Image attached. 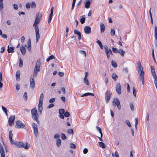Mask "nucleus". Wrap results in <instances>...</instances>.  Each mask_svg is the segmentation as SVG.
<instances>
[{"label":"nucleus","mask_w":157,"mask_h":157,"mask_svg":"<svg viewBox=\"0 0 157 157\" xmlns=\"http://www.w3.org/2000/svg\"><path fill=\"white\" fill-rule=\"evenodd\" d=\"M137 65L138 68V71L140 76V79L142 81V84L144 85V73L143 70V67L141 68V63L139 61L137 62Z\"/></svg>","instance_id":"1"},{"label":"nucleus","mask_w":157,"mask_h":157,"mask_svg":"<svg viewBox=\"0 0 157 157\" xmlns=\"http://www.w3.org/2000/svg\"><path fill=\"white\" fill-rule=\"evenodd\" d=\"M13 144L17 147H23L25 149H28L29 148L30 146V144L27 142H26L24 144L22 142H19Z\"/></svg>","instance_id":"2"},{"label":"nucleus","mask_w":157,"mask_h":157,"mask_svg":"<svg viewBox=\"0 0 157 157\" xmlns=\"http://www.w3.org/2000/svg\"><path fill=\"white\" fill-rule=\"evenodd\" d=\"M31 113L32 118L38 123L39 122L38 120L39 115L36 107H34L31 110Z\"/></svg>","instance_id":"3"},{"label":"nucleus","mask_w":157,"mask_h":157,"mask_svg":"<svg viewBox=\"0 0 157 157\" xmlns=\"http://www.w3.org/2000/svg\"><path fill=\"white\" fill-rule=\"evenodd\" d=\"M40 60H38L36 63V65L34 68V72L33 75V77H36L37 75L38 72L40 71Z\"/></svg>","instance_id":"4"},{"label":"nucleus","mask_w":157,"mask_h":157,"mask_svg":"<svg viewBox=\"0 0 157 157\" xmlns=\"http://www.w3.org/2000/svg\"><path fill=\"white\" fill-rule=\"evenodd\" d=\"M44 99V94L41 93L40 95L39 103L38 105V111L40 115L41 114L42 111L43 110L42 104Z\"/></svg>","instance_id":"5"},{"label":"nucleus","mask_w":157,"mask_h":157,"mask_svg":"<svg viewBox=\"0 0 157 157\" xmlns=\"http://www.w3.org/2000/svg\"><path fill=\"white\" fill-rule=\"evenodd\" d=\"M112 93L109 90H107L105 93V98L106 103H108L111 97Z\"/></svg>","instance_id":"6"},{"label":"nucleus","mask_w":157,"mask_h":157,"mask_svg":"<svg viewBox=\"0 0 157 157\" xmlns=\"http://www.w3.org/2000/svg\"><path fill=\"white\" fill-rule=\"evenodd\" d=\"M113 104L114 106L115 107L116 106L118 109L120 110L121 109V106L120 104L119 100L117 98H115L114 99L113 101Z\"/></svg>","instance_id":"7"},{"label":"nucleus","mask_w":157,"mask_h":157,"mask_svg":"<svg viewBox=\"0 0 157 157\" xmlns=\"http://www.w3.org/2000/svg\"><path fill=\"white\" fill-rule=\"evenodd\" d=\"M25 126V124L20 121H18L16 122L15 128H23Z\"/></svg>","instance_id":"8"},{"label":"nucleus","mask_w":157,"mask_h":157,"mask_svg":"<svg viewBox=\"0 0 157 157\" xmlns=\"http://www.w3.org/2000/svg\"><path fill=\"white\" fill-rule=\"evenodd\" d=\"M15 118V116L12 115L10 116L8 120V122L9 125L10 127L12 126L13 124Z\"/></svg>","instance_id":"9"},{"label":"nucleus","mask_w":157,"mask_h":157,"mask_svg":"<svg viewBox=\"0 0 157 157\" xmlns=\"http://www.w3.org/2000/svg\"><path fill=\"white\" fill-rule=\"evenodd\" d=\"M33 127V128L34 133L35 136L36 137L38 135V132L37 129V126L36 124L35 123L32 124Z\"/></svg>","instance_id":"10"},{"label":"nucleus","mask_w":157,"mask_h":157,"mask_svg":"<svg viewBox=\"0 0 157 157\" xmlns=\"http://www.w3.org/2000/svg\"><path fill=\"white\" fill-rule=\"evenodd\" d=\"M116 92L118 94H121V85L119 83H117L116 85Z\"/></svg>","instance_id":"11"},{"label":"nucleus","mask_w":157,"mask_h":157,"mask_svg":"<svg viewBox=\"0 0 157 157\" xmlns=\"http://www.w3.org/2000/svg\"><path fill=\"white\" fill-rule=\"evenodd\" d=\"M30 87L32 89H33L35 88V81L34 79L33 78H31L30 79Z\"/></svg>","instance_id":"12"},{"label":"nucleus","mask_w":157,"mask_h":157,"mask_svg":"<svg viewBox=\"0 0 157 157\" xmlns=\"http://www.w3.org/2000/svg\"><path fill=\"white\" fill-rule=\"evenodd\" d=\"M84 31L85 33L86 34H89L91 32V28L88 26H86L84 28Z\"/></svg>","instance_id":"13"},{"label":"nucleus","mask_w":157,"mask_h":157,"mask_svg":"<svg viewBox=\"0 0 157 157\" xmlns=\"http://www.w3.org/2000/svg\"><path fill=\"white\" fill-rule=\"evenodd\" d=\"M35 32H36V42H37L39 39H40V34H39V28H36V29H35Z\"/></svg>","instance_id":"14"},{"label":"nucleus","mask_w":157,"mask_h":157,"mask_svg":"<svg viewBox=\"0 0 157 157\" xmlns=\"http://www.w3.org/2000/svg\"><path fill=\"white\" fill-rule=\"evenodd\" d=\"M0 153L1 154V157H5V152L3 148L1 142H0Z\"/></svg>","instance_id":"15"},{"label":"nucleus","mask_w":157,"mask_h":157,"mask_svg":"<svg viewBox=\"0 0 157 157\" xmlns=\"http://www.w3.org/2000/svg\"><path fill=\"white\" fill-rule=\"evenodd\" d=\"M54 7H52L51 9V13H50L48 19V23H50L52 20V17L53 16V11Z\"/></svg>","instance_id":"16"},{"label":"nucleus","mask_w":157,"mask_h":157,"mask_svg":"<svg viewBox=\"0 0 157 157\" xmlns=\"http://www.w3.org/2000/svg\"><path fill=\"white\" fill-rule=\"evenodd\" d=\"M104 48L105 51V52L106 53L107 58L108 59H109L110 58V53L109 52V49L108 47L106 45L105 46Z\"/></svg>","instance_id":"17"},{"label":"nucleus","mask_w":157,"mask_h":157,"mask_svg":"<svg viewBox=\"0 0 157 157\" xmlns=\"http://www.w3.org/2000/svg\"><path fill=\"white\" fill-rule=\"evenodd\" d=\"M74 33L75 34H77L78 36V39L79 40L81 39V34L80 32L77 29H75L74 30Z\"/></svg>","instance_id":"18"},{"label":"nucleus","mask_w":157,"mask_h":157,"mask_svg":"<svg viewBox=\"0 0 157 157\" xmlns=\"http://www.w3.org/2000/svg\"><path fill=\"white\" fill-rule=\"evenodd\" d=\"M100 31L101 33H103L104 32L105 29V26L104 24L102 23H101L100 24Z\"/></svg>","instance_id":"19"},{"label":"nucleus","mask_w":157,"mask_h":157,"mask_svg":"<svg viewBox=\"0 0 157 157\" xmlns=\"http://www.w3.org/2000/svg\"><path fill=\"white\" fill-rule=\"evenodd\" d=\"M40 20H38L35 19L34 23L33 25V26L35 27V29H36V28H39L37 26V25L40 23Z\"/></svg>","instance_id":"20"},{"label":"nucleus","mask_w":157,"mask_h":157,"mask_svg":"<svg viewBox=\"0 0 157 157\" xmlns=\"http://www.w3.org/2000/svg\"><path fill=\"white\" fill-rule=\"evenodd\" d=\"M13 135L12 130H11L10 131L9 133V138L10 140V142L11 144L13 143L12 140Z\"/></svg>","instance_id":"21"},{"label":"nucleus","mask_w":157,"mask_h":157,"mask_svg":"<svg viewBox=\"0 0 157 157\" xmlns=\"http://www.w3.org/2000/svg\"><path fill=\"white\" fill-rule=\"evenodd\" d=\"M14 48L13 47H9V46L8 45V46L7 51L8 53H13L14 52Z\"/></svg>","instance_id":"22"},{"label":"nucleus","mask_w":157,"mask_h":157,"mask_svg":"<svg viewBox=\"0 0 157 157\" xmlns=\"http://www.w3.org/2000/svg\"><path fill=\"white\" fill-rule=\"evenodd\" d=\"M20 51L23 55H25L26 52V49L24 47L22 46L20 47Z\"/></svg>","instance_id":"23"},{"label":"nucleus","mask_w":157,"mask_h":157,"mask_svg":"<svg viewBox=\"0 0 157 157\" xmlns=\"http://www.w3.org/2000/svg\"><path fill=\"white\" fill-rule=\"evenodd\" d=\"M20 71H17L16 72V80L17 81H19L20 79Z\"/></svg>","instance_id":"24"},{"label":"nucleus","mask_w":157,"mask_h":157,"mask_svg":"<svg viewBox=\"0 0 157 157\" xmlns=\"http://www.w3.org/2000/svg\"><path fill=\"white\" fill-rule=\"evenodd\" d=\"M112 77L115 81H116L118 78V76L115 73H114L112 74Z\"/></svg>","instance_id":"25"},{"label":"nucleus","mask_w":157,"mask_h":157,"mask_svg":"<svg viewBox=\"0 0 157 157\" xmlns=\"http://www.w3.org/2000/svg\"><path fill=\"white\" fill-rule=\"evenodd\" d=\"M154 36L156 42L157 43V27L156 26H155V27Z\"/></svg>","instance_id":"26"},{"label":"nucleus","mask_w":157,"mask_h":157,"mask_svg":"<svg viewBox=\"0 0 157 157\" xmlns=\"http://www.w3.org/2000/svg\"><path fill=\"white\" fill-rule=\"evenodd\" d=\"M89 95H92V96H94V94L93 93H86L84 94H82L81 95V97H83L84 96H88Z\"/></svg>","instance_id":"27"},{"label":"nucleus","mask_w":157,"mask_h":157,"mask_svg":"<svg viewBox=\"0 0 157 157\" xmlns=\"http://www.w3.org/2000/svg\"><path fill=\"white\" fill-rule=\"evenodd\" d=\"M42 17L41 13H37L36 14V19L38 20H41V18Z\"/></svg>","instance_id":"28"},{"label":"nucleus","mask_w":157,"mask_h":157,"mask_svg":"<svg viewBox=\"0 0 157 157\" xmlns=\"http://www.w3.org/2000/svg\"><path fill=\"white\" fill-rule=\"evenodd\" d=\"M84 15L82 16L80 19V21L82 24H83L85 23V18L84 17Z\"/></svg>","instance_id":"29"},{"label":"nucleus","mask_w":157,"mask_h":157,"mask_svg":"<svg viewBox=\"0 0 157 157\" xmlns=\"http://www.w3.org/2000/svg\"><path fill=\"white\" fill-rule=\"evenodd\" d=\"M2 75L1 72L0 73V88L2 87L3 86V84L2 82Z\"/></svg>","instance_id":"30"},{"label":"nucleus","mask_w":157,"mask_h":157,"mask_svg":"<svg viewBox=\"0 0 157 157\" xmlns=\"http://www.w3.org/2000/svg\"><path fill=\"white\" fill-rule=\"evenodd\" d=\"M55 56L53 55H52L47 59L46 61L47 62H48L50 60L55 59Z\"/></svg>","instance_id":"31"},{"label":"nucleus","mask_w":157,"mask_h":157,"mask_svg":"<svg viewBox=\"0 0 157 157\" xmlns=\"http://www.w3.org/2000/svg\"><path fill=\"white\" fill-rule=\"evenodd\" d=\"M90 1H87L85 4V7L86 8H88L90 6Z\"/></svg>","instance_id":"32"},{"label":"nucleus","mask_w":157,"mask_h":157,"mask_svg":"<svg viewBox=\"0 0 157 157\" xmlns=\"http://www.w3.org/2000/svg\"><path fill=\"white\" fill-rule=\"evenodd\" d=\"M118 53H119L123 57L125 53V52L122 49H120L118 51Z\"/></svg>","instance_id":"33"},{"label":"nucleus","mask_w":157,"mask_h":157,"mask_svg":"<svg viewBox=\"0 0 157 157\" xmlns=\"http://www.w3.org/2000/svg\"><path fill=\"white\" fill-rule=\"evenodd\" d=\"M98 144L101 147L103 148H104L105 147L104 143L102 142H99Z\"/></svg>","instance_id":"34"},{"label":"nucleus","mask_w":157,"mask_h":157,"mask_svg":"<svg viewBox=\"0 0 157 157\" xmlns=\"http://www.w3.org/2000/svg\"><path fill=\"white\" fill-rule=\"evenodd\" d=\"M61 144V140L59 139H57L56 140V144L58 147L60 146Z\"/></svg>","instance_id":"35"},{"label":"nucleus","mask_w":157,"mask_h":157,"mask_svg":"<svg viewBox=\"0 0 157 157\" xmlns=\"http://www.w3.org/2000/svg\"><path fill=\"white\" fill-rule=\"evenodd\" d=\"M67 133L69 135H73L74 134V132L72 129H69L67 130Z\"/></svg>","instance_id":"36"},{"label":"nucleus","mask_w":157,"mask_h":157,"mask_svg":"<svg viewBox=\"0 0 157 157\" xmlns=\"http://www.w3.org/2000/svg\"><path fill=\"white\" fill-rule=\"evenodd\" d=\"M2 110H3V111L4 112L5 114H6V116H8L7 109L6 107H4L3 106H2Z\"/></svg>","instance_id":"37"},{"label":"nucleus","mask_w":157,"mask_h":157,"mask_svg":"<svg viewBox=\"0 0 157 157\" xmlns=\"http://www.w3.org/2000/svg\"><path fill=\"white\" fill-rule=\"evenodd\" d=\"M112 66L115 67L116 68L117 67L116 62L115 61L113 60L111 62Z\"/></svg>","instance_id":"38"},{"label":"nucleus","mask_w":157,"mask_h":157,"mask_svg":"<svg viewBox=\"0 0 157 157\" xmlns=\"http://www.w3.org/2000/svg\"><path fill=\"white\" fill-rule=\"evenodd\" d=\"M84 83L87 86L89 85V81L87 79V78H84Z\"/></svg>","instance_id":"39"},{"label":"nucleus","mask_w":157,"mask_h":157,"mask_svg":"<svg viewBox=\"0 0 157 157\" xmlns=\"http://www.w3.org/2000/svg\"><path fill=\"white\" fill-rule=\"evenodd\" d=\"M23 61L21 58H20L19 59V66L20 67H23Z\"/></svg>","instance_id":"40"},{"label":"nucleus","mask_w":157,"mask_h":157,"mask_svg":"<svg viewBox=\"0 0 157 157\" xmlns=\"http://www.w3.org/2000/svg\"><path fill=\"white\" fill-rule=\"evenodd\" d=\"M112 156L113 157H119L118 152L117 151H115V155L113 154V153H112Z\"/></svg>","instance_id":"41"},{"label":"nucleus","mask_w":157,"mask_h":157,"mask_svg":"<svg viewBox=\"0 0 157 157\" xmlns=\"http://www.w3.org/2000/svg\"><path fill=\"white\" fill-rule=\"evenodd\" d=\"M23 98H24V99L25 101L27 100L28 97H27V93L26 92H25L24 94Z\"/></svg>","instance_id":"42"},{"label":"nucleus","mask_w":157,"mask_h":157,"mask_svg":"<svg viewBox=\"0 0 157 157\" xmlns=\"http://www.w3.org/2000/svg\"><path fill=\"white\" fill-rule=\"evenodd\" d=\"M2 1H0V10H1L3 8V5Z\"/></svg>","instance_id":"43"},{"label":"nucleus","mask_w":157,"mask_h":157,"mask_svg":"<svg viewBox=\"0 0 157 157\" xmlns=\"http://www.w3.org/2000/svg\"><path fill=\"white\" fill-rule=\"evenodd\" d=\"M112 50L113 52L115 53H118L119 51L117 49L115 48H112Z\"/></svg>","instance_id":"44"},{"label":"nucleus","mask_w":157,"mask_h":157,"mask_svg":"<svg viewBox=\"0 0 157 157\" xmlns=\"http://www.w3.org/2000/svg\"><path fill=\"white\" fill-rule=\"evenodd\" d=\"M115 34V31L114 29H112L110 32V34L112 36H113Z\"/></svg>","instance_id":"45"},{"label":"nucleus","mask_w":157,"mask_h":157,"mask_svg":"<svg viewBox=\"0 0 157 157\" xmlns=\"http://www.w3.org/2000/svg\"><path fill=\"white\" fill-rule=\"evenodd\" d=\"M64 113V110L63 109H59V114H63Z\"/></svg>","instance_id":"46"},{"label":"nucleus","mask_w":157,"mask_h":157,"mask_svg":"<svg viewBox=\"0 0 157 157\" xmlns=\"http://www.w3.org/2000/svg\"><path fill=\"white\" fill-rule=\"evenodd\" d=\"M133 95L135 97H136V89L134 87H133Z\"/></svg>","instance_id":"47"},{"label":"nucleus","mask_w":157,"mask_h":157,"mask_svg":"<svg viewBox=\"0 0 157 157\" xmlns=\"http://www.w3.org/2000/svg\"><path fill=\"white\" fill-rule=\"evenodd\" d=\"M70 115V113L67 111L66 112L64 113V116L66 117H69Z\"/></svg>","instance_id":"48"},{"label":"nucleus","mask_w":157,"mask_h":157,"mask_svg":"<svg viewBox=\"0 0 157 157\" xmlns=\"http://www.w3.org/2000/svg\"><path fill=\"white\" fill-rule=\"evenodd\" d=\"M70 147L71 148H75L76 147V146L75 144L71 143L70 144Z\"/></svg>","instance_id":"49"},{"label":"nucleus","mask_w":157,"mask_h":157,"mask_svg":"<svg viewBox=\"0 0 157 157\" xmlns=\"http://www.w3.org/2000/svg\"><path fill=\"white\" fill-rule=\"evenodd\" d=\"M130 108L132 111H133L134 109V105L132 103H131L130 104Z\"/></svg>","instance_id":"50"},{"label":"nucleus","mask_w":157,"mask_h":157,"mask_svg":"<svg viewBox=\"0 0 157 157\" xmlns=\"http://www.w3.org/2000/svg\"><path fill=\"white\" fill-rule=\"evenodd\" d=\"M36 7V5L35 2H33L32 3L31 7L32 8H35Z\"/></svg>","instance_id":"51"},{"label":"nucleus","mask_w":157,"mask_h":157,"mask_svg":"<svg viewBox=\"0 0 157 157\" xmlns=\"http://www.w3.org/2000/svg\"><path fill=\"white\" fill-rule=\"evenodd\" d=\"M31 4L29 3H27L26 4V7L27 9H29L30 8Z\"/></svg>","instance_id":"52"},{"label":"nucleus","mask_w":157,"mask_h":157,"mask_svg":"<svg viewBox=\"0 0 157 157\" xmlns=\"http://www.w3.org/2000/svg\"><path fill=\"white\" fill-rule=\"evenodd\" d=\"M61 138L63 140H65L66 139L67 137L64 134L62 133L61 135Z\"/></svg>","instance_id":"53"},{"label":"nucleus","mask_w":157,"mask_h":157,"mask_svg":"<svg viewBox=\"0 0 157 157\" xmlns=\"http://www.w3.org/2000/svg\"><path fill=\"white\" fill-rule=\"evenodd\" d=\"M16 89L17 90H18L20 89V85L17 83L16 85Z\"/></svg>","instance_id":"54"},{"label":"nucleus","mask_w":157,"mask_h":157,"mask_svg":"<svg viewBox=\"0 0 157 157\" xmlns=\"http://www.w3.org/2000/svg\"><path fill=\"white\" fill-rule=\"evenodd\" d=\"M135 126L136 127V128L137 124L138 123V119L137 118H135Z\"/></svg>","instance_id":"55"},{"label":"nucleus","mask_w":157,"mask_h":157,"mask_svg":"<svg viewBox=\"0 0 157 157\" xmlns=\"http://www.w3.org/2000/svg\"><path fill=\"white\" fill-rule=\"evenodd\" d=\"M76 1H73L72 6V8H71V10H73L74 7L75 5V3Z\"/></svg>","instance_id":"56"},{"label":"nucleus","mask_w":157,"mask_h":157,"mask_svg":"<svg viewBox=\"0 0 157 157\" xmlns=\"http://www.w3.org/2000/svg\"><path fill=\"white\" fill-rule=\"evenodd\" d=\"M5 47H2L1 48V51H0V52L1 53H2L4 52V51H5Z\"/></svg>","instance_id":"57"},{"label":"nucleus","mask_w":157,"mask_h":157,"mask_svg":"<svg viewBox=\"0 0 157 157\" xmlns=\"http://www.w3.org/2000/svg\"><path fill=\"white\" fill-rule=\"evenodd\" d=\"M126 123L127 125L129 127H132L131 125L130 124V122L129 121H126Z\"/></svg>","instance_id":"58"},{"label":"nucleus","mask_w":157,"mask_h":157,"mask_svg":"<svg viewBox=\"0 0 157 157\" xmlns=\"http://www.w3.org/2000/svg\"><path fill=\"white\" fill-rule=\"evenodd\" d=\"M55 100V98H53L49 100V102L50 103H52L54 102Z\"/></svg>","instance_id":"59"},{"label":"nucleus","mask_w":157,"mask_h":157,"mask_svg":"<svg viewBox=\"0 0 157 157\" xmlns=\"http://www.w3.org/2000/svg\"><path fill=\"white\" fill-rule=\"evenodd\" d=\"M13 7L14 9L17 10L18 9V7L17 4H13Z\"/></svg>","instance_id":"60"},{"label":"nucleus","mask_w":157,"mask_h":157,"mask_svg":"<svg viewBox=\"0 0 157 157\" xmlns=\"http://www.w3.org/2000/svg\"><path fill=\"white\" fill-rule=\"evenodd\" d=\"M88 152V150L86 148H85L83 151V152L84 154H86Z\"/></svg>","instance_id":"61"},{"label":"nucleus","mask_w":157,"mask_h":157,"mask_svg":"<svg viewBox=\"0 0 157 157\" xmlns=\"http://www.w3.org/2000/svg\"><path fill=\"white\" fill-rule=\"evenodd\" d=\"M80 52L81 54H84L85 57L86 56V54L85 52L81 50L80 51Z\"/></svg>","instance_id":"62"},{"label":"nucleus","mask_w":157,"mask_h":157,"mask_svg":"<svg viewBox=\"0 0 157 157\" xmlns=\"http://www.w3.org/2000/svg\"><path fill=\"white\" fill-rule=\"evenodd\" d=\"M54 106V104H50L48 107V108H51Z\"/></svg>","instance_id":"63"},{"label":"nucleus","mask_w":157,"mask_h":157,"mask_svg":"<svg viewBox=\"0 0 157 157\" xmlns=\"http://www.w3.org/2000/svg\"><path fill=\"white\" fill-rule=\"evenodd\" d=\"M61 100L64 102L65 101V98L64 96H62L61 98Z\"/></svg>","instance_id":"64"}]
</instances>
